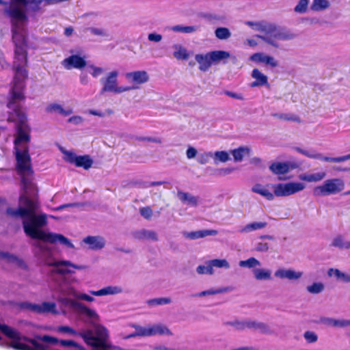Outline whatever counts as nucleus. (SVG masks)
I'll return each mask as SVG.
<instances>
[{
    "mask_svg": "<svg viewBox=\"0 0 350 350\" xmlns=\"http://www.w3.org/2000/svg\"><path fill=\"white\" fill-rule=\"evenodd\" d=\"M28 141L17 142V136L14 140V149L16 159V169L21 176V183L25 190L19 199V206L14 209L9 208L7 214L16 218L23 219V228L25 233L33 239H36L33 243L36 247V254L43 262L52 267L51 275L53 280L57 282L55 291L57 296L61 295V288L66 284V281L70 278H76L69 275L75 273L73 269H83L82 265H77L68 260H55L52 259V251L46 245V242L51 243H59L73 248V244L64 236L52 232H45L40 228L46 224L47 215L46 214L36 215L38 208V202L33 198L28 196L27 189L30 185L28 177L33 173L31 165V158L29 154Z\"/></svg>",
    "mask_w": 350,
    "mask_h": 350,
    "instance_id": "nucleus-1",
    "label": "nucleus"
},
{
    "mask_svg": "<svg viewBox=\"0 0 350 350\" xmlns=\"http://www.w3.org/2000/svg\"><path fill=\"white\" fill-rule=\"evenodd\" d=\"M78 282L77 278H70L66 281V284L61 288V295L57 297V300L62 306H70L75 310L80 315L87 318L92 323L98 319V315L95 310H92L84 304L69 298L72 296L77 299L93 302L95 299L88 294L77 292L72 286L74 283Z\"/></svg>",
    "mask_w": 350,
    "mask_h": 350,
    "instance_id": "nucleus-2",
    "label": "nucleus"
},
{
    "mask_svg": "<svg viewBox=\"0 0 350 350\" xmlns=\"http://www.w3.org/2000/svg\"><path fill=\"white\" fill-rule=\"evenodd\" d=\"M55 331L70 336L79 335L87 345L93 347V350H106L109 347L108 331L100 325H96L94 330H87L80 333L69 326H59Z\"/></svg>",
    "mask_w": 350,
    "mask_h": 350,
    "instance_id": "nucleus-3",
    "label": "nucleus"
},
{
    "mask_svg": "<svg viewBox=\"0 0 350 350\" xmlns=\"http://www.w3.org/2000/svg\"><path fill=\"white\" fill-rule=\"evenodd\" d=\"M269 185L256 184L252 187V191L260 195L267 200H273L275 196L284 197L301 191L306 188V185L301 182H288L272 185L271 187L273 193L269 189Z\"/></svg>",
    "mask_w": 350,
    "mask_h": 350,
    "instance_id": "nucleus-4",
    "label": "nucleus"
},
{
    "mask_svg": "<svg viewBox=\"0 0 350 350\" xmlns=\"http://www.w3.org/2000/svg\"><path fill=\"white\" fill-rule=\"evenodd\" d=\"M118 75L119 72L118 70H112L100 79V82L102 85L100 89L101 94L110 92L118 94L137 89L136 86L119 85L118 80Z\"/></svg>",
    "mask_w": 350,
    "mask_h": 350,
    "instance_id": "nucleus-5",
    "label": "nucleus"
},
{
    "mask_svg": "<svg viewBox=\"0 0 350 350\" xmlns=\"http://www.w3.org/2000/svg\"><path fill=\"white\" fill-rule=\"evenodd\" d=\"M271 29L268 32L267 35H257L256 37L262 39L266 43L275 48L279 47V44L277 40L288 41L293 40L295 37V34L289 30L278 27L273 23H271Z\"/></svg>",
    "mask_w": 350,
    "mask_h": 350,
    "instance_id": "nucleus-6",
    "label": "nucleus"
},
{
    "mask_svg": "<svg viewBox=\"0 0 350 350\" xmlns=\"http://www.w3.org/2000/svg\"><path fill=\"white\" fill-rule=\"evenodd\" d=\"M135 332L129 335L127 338L135 336L150 337L157 335L159 336H172V332L170 329L163 323H155L148 325L146 326L133 325Z\"/></svg>",
    "mask_w": 350,
    "mask_h": 350,
    "instance_id": "nucleus-7",
    "label": "nucleus"
},
{
    "mask_svg": "<svg viewBox=\"0 0 350 350\" xmlns=\"http://www.w3.org/2000/svg\"><path fill=\"white\" fill-rule=\"evenodd\" d=\"M345 185V182L341 178L327 179L323 185L314 188L313 194L315 196L336 194L344 190Z\"/></svg>",
    "mask_w": 350,
    "mask_h": 350,
    "instance_id": "nucleus-8",
    "label": "nucleus"
},
{
    "mask_svg": "<svg viewBox=\"0 0 350 350\" xmlns=\"http://www.w3.org/2000/svg\"><path fill=\"white\" fill-rule=\"evenodd\" d=\"M21 306L36 313H51L53 314H58L61 312L66 313L64 308H61L60 310H57V305L54 302L44 301L40 304L24 302Z\"/></svg>",
    "mask_w": 350,
    "mask_h": 350,
    "instance_id": "nucleus-9",
    "label": "nucleus"
},
{
    "mask_svg": "<svg viewBox=\"0 0 350 350\" xmlns=\"http://www.w3.org/2000/svg\"><path fill=\"white\" fill-rule=\"evenodd\" d=\"M124 76L126 79L132 83L131 86H136L137 89L139 85L145 83L149 80V75L145 70L129 72L125 73Z\"/></svg>",
    "mask_w": 350,
    "mask_h": 350,
    "instance_id": "nucleus-10",
    "label": "nucleus"
},
{
    "mask_svg": "<svg viewBox=\"0 0 350 350\" xmlns=\"http://www.w3.org/2000/svg\"><path fill=\"white\" fill-rule=\"evenodd\" d=\"M62 65L66 70H71L72 68L81 70L86 66V61L85 57L78 55H72L64 59L62 62Z\"/></svg>",
    "mask_w": 350,
    "mask_h": 350,
    "instance_id": "nucleus-11",
    "label": "nucleus"
},
{
    "mask_svg": "<svg viewBox=\"0 0 350 350\" xmlns=\"http://www.w3.org/2000/svg\"><path fill=\"white\" fill-rule=\"evenodd\" d=\"M228 325L233 326L237 330H243L246 328H254L265 332L267 326L262 323H256L251 321H234L227 323Z\"/></svg>",
    "mask_w": 350,
    "mask_h": 350,
    "instance_id": "nucleus-12",
    "label": "nucleus"
},
{
    "mask_svg": "<svg viewBox=\"0 0 350 350\" xmlns=\"http://www.w3.org/2000/svg\"><path fill=\"white\" fill-rule=\"evenodd\" d=\"M250 59L256 63H263L273 68L278 66V61L273 57L264 53H256L250 57Z\"/></svg>",
    "mask_w": 350,
    "mask_h": 350,
    "instance_id": "nucleus-13",
    "label": "nucleus"
},
{
    "mask_svg": "<svg viewBox=\"0 0 350 350\" xmlns=\"http://www.w3.org/2000/svg\"><path fill=\"white\" fill-rule=\"evenodd\" d=\"M123 289L120 286H107L98 291H90V293L94 296L115 295L120 294Z\"/></svg>",
    "mask_w": 350,
    "mask_h": 350,
    "instance_id": "nucleus-14",
    "label": "nucleus"
},
{
    "mask_svg": "<svg viewBox=\"0 0 350 350\" xmlns=\"http://www.w3.org/2000/svg\"><path fill=\"white\" fill-rule=\"evenodd\" d=\"M296 166L288 162H275L269 166V170L275 174H284Z\"/></svg>",
    "mask_w": 350,
    "mask_h": 350,
    "instance_id": "nucleus-15",
    "label": "nucleus"
},
{
    "mask_svg": "<svg viewBox=\"0 0 350 350\" xmlns=\"http://www.w3.org/2000/svg\"><path fill=\"white\" fill-rule=\"evenodd\" d=\"M303 275L301 271H296L293 269H279L275 272V276L281 279L295 280L299 279Z\"/></svg>",
    "mask_w": 350,
    "mask_h": 350,
    "instance_id": "nucleus-16",
    "label": "nucleus"
},
{
    "mask_svg": "<svg viewBox=\"0 0 350 350\" xmlns=\"http://www.w3.org/2000/svg\"><path fill=\"white\" fill-rule=\"evenodd\" d=\"M245 24L250 27L253 30L262 32L265 35H267L268 32L271 29V23L265 21H245Z\"/></svg>",
    "mask_w": 350,
    "mask_h": 350,
    "instance_id": "nucleus-17",
    "label": "nucleus"
},
{
    "mask_svg": "<svg viewBox=\"0 0 350 350\" xmlns=\"http://www.w3.org/2000/svg\"><path fill=\"white\" fill-rule=\"evenodd\" d=\"M171 49L173 51V57L177 60H187L189 57V52L182 44H174Z\"/></svg>",
    "mask_w": 350,
    "mask_h": 350,
    "instance_id": "nucleus-18",
    "label": "nucleus"
},
{
    "mask_svg": "<svg viewBox=\"0 0 350 350\" xmlns=\"http://www.w3.org/2000/svg\"><path fill=\"white\" fill-rule=\"evenodd\" d=\"M217 234V231L215 230H202L195 232H183V234L185 238L195 240L200 238H203L207 236H214Z\"/></svg>",
    "mask_w": 350,
    "mask_h": 350,
    "instance_id": "nucleus-19",
    "label": "nucleus"
},
{
    "mask_svg": "<svg viewBox=\"0 0 350 350\" xmlns=\"http://www.w3.org/2000/svg\"><path fill=\"white\" fill-rule=\"evenodd\" d=\"M83 243L89 245L91 250H100L104 247L105 241L103 237L89 236L83 240Z\"/></svg>",
    "mask_w": 350,
    "mask_h": 350,
    "instance_id": "nucleus-20",
    "label": "nucleus"
},
{
    "mask_svg": "<svg viewBox=\"0 0 350 350\" xmlns=\"http://www.w3.org/2000/svg\"><path fill=\"white\" fill-rule=\"evenodd\" d=\"M195 59L199 64V69L204 72L208 70L213 63L209 53L206 54H197L195 56Z\"/></svg>",
    "mask_w": 350,
    "mask_h": 350,
    "instance_id": "nucleus-21",
    "label": "nucleus"
},
{
    "mask_svg": "<svg viewBox=\"0 0 350 350\" xmlns=\"http://www.w3.org/2000/svg\"><path fill=\"white\" fill-rule=\"evenodd\" d=\"M251 75L252 77L255 79V81H253L250 85L252 88L267 85V77L262 73L258 69H254Z\"/></svg>",
    "mask_w": 350,
    "mask_h": 350,
    "instance_id": "nucleus-22",
    "label": "nucleus"
},
{
    "mask_svg": "<svg viewBox=\"0 0 350 350\" xmlns=\"http://www.w3.org/2000/svg\"><path fill=\"white\" fill-rule=\"evenodd\" d=\"M177 197L182 202L191 206H198L199 202L198 197L181 191H178Z\"/></svg>",
    "mask_w": 350,
    "mask_h": 350,
    "instance_id": "nucleus-23",
    "label": "nucleus"
},
{
    "mask_svg": "<svg viewBox=\"0 0 350 350\" xmlns=\"http://www.w3.org/2000/svg\"><path fill=\"white\" fill-rule=\"evenodd\" d=\"M0 259L5 262L12 264L14 267H25V264L22 260L8 253L0 252Z\"/></svg>",
    "mask_w": 350,
    "mask_h": 350,
    "instance_id": "nucleus-24",
    "label": "nucleus"
},
{
    "mask_svg": "<svg viewBox=\"0 0 350 350\" xmlns=\"http://www.w3.org/2000/svg\"><path fill=\"white\" fill-rule=\"evenodd\" d=\"M326 176V173L319 172L314 174H301L299 176V178L301 180L308 183L319 182L322 180Z\"/></svg>",
    "mask_w": 350,
    "mask_h": 350,
    "instance_id": "nucleus-25",
    "label": "nucleus"
},
{
    "mask_svg": "<svg viewBox=\"0 0 350 350\" xmlns=\"http://www.w3.org/2000/svg\"><path fill=\"white\" fill-rule=\"evenodd\" d=\"M332 245L340 249L348 250L350 249V240H347L342 234H338L333 238Z\"/></svg>",
    "mask_w": 350,
    "mask_h": 350,
    "instance_id": "nucleus-26",
    "label": "nucleus"
},
{
    "mask_svg": "<svg viewBox=\"0 0 350 350\" xmlns=\"http://www.w3.org/2000/svg\"><path fill=\"white\" fill-rule=\"evenodd\" d=\"M267 226V223L265 221H254L250 224H248L241 228L239 230L240 232L242 233H248L252 231L260 230L265 228Z\"/></svg>",
    "mask_w": 350,
    "mask_h": 350,
    "instance_id": "nucleus-27",
    "label": "nucleus"
},
{
    "mask_svg": "<svg viewBox=\"0 0 350 350\" xmlns=\"http://www.w3.org/2000/svg\"><path fill=\"white\" fill-rule=\"evenodd\" d=\"M46 111L48 113H57L64 116H67L72 113V109H65L62 107V105L57 103H52L49 105L46 108Z\"/></svg>",
    "mask_w": 350,
    "mask_h": 350,
    "instance_id": "nucleus-28",
    "label": "nucleus"
},
{
    "mask_svg": "<svg viewBox=\"0 0 350 350\" xmlns=\"http://www.w3.org/2000/svg\"><path fill=\"white\" fill-rule=\"evenodd\" d=\"M327 273L329 276H334L341 282H350V271L344 273L337 269H329Z\"/></svg>",
    "mask_w": 350,
    "mask_h": 350,
    "instance_id": "nucleus-29",
    "label": "nucleus"
},
{
    "mask_svg": "<svg viewBox=\"0 0 350 350\" xmlns=\"http://www.w3.org/2000/svg\"><path fill=\"white\" fill-rule=\"evenodd\" d=\"M135 237L140 239H150L157 241V234L152 230H141L135 234Z\"/></svg>",
    "mask_w": 350,
    "mask_h": 350,
    "instance_id": "nucleus-30",
    "label": "nucleus"
},
{
    "mask_svg": "<svg viewBox=\"0 0 350 350\" xmlns=\"http://www.w3.org/2000/svg\"><path fill=\"white\" fill-rule=\"evenodd\" d=\"M250 151V148L247 147H239V148L232 150L231 154L233 156L234 160L236 162H239L243 160L245 155L249 154Z\"/></svg>",
    "mask_w": 350,
    "mask_h": 350,
    "instance_id": "nucleus-31",
    "label": "nucleus"
},
{
    "mask_svg": "<svg viewBox=\"0 0 350 350\" xmlns=\"http://www.w3.org/2000/svg\"><path fill=\"white\" fill-rule=\"evenodd\" d=\"M168 29L174 32L191 33L196 31L198 28L196 26H183L178 25L170 27Z\"/></svg>",
    "mask_w": 350,
    "mask_h": 350,
    "instance_id": "nucleus-32",
    "label": "nucleus"
},
{
    "mask_svg": "<svg viewBox=\"0 0 350 350\" xmlns=\"http://www.w3.org/2000/svg\"><path fill=\"white\" fill-rule=\"evenodd\" d=\"M196 271L200 275H213L215 271L211 265V260L205 262L204 265L198 266Z\"/></svg>",
    "mask_w": 350,
    "mask_h": 350,
    "instance_id": "nucleus-33",
    "label": "nucleus"
},
{
    "mask_svg": "<svg viewBox=\"0 0 350 350\" xmlns=\"http://www.w3.org/2000/svg\"><path fill=\"white\" fill-rule=\"evenodd\" d=\"M213 63L230 57V53L225 51H214L209 53Z\"/></svg>",
    "mask_w": 350,
    "mask_h": 350,
    "instance_id": "nucleus-34",
    "label": "nucleus"
},
{
    "mask_svg": "<svg viewBox=\"0 0 350 350\" xmlns=\"http://www.w3.org/2000/svg\"><path fill=\"white\" fill-rule=\"evenodd\" d=\"M92 163L93 161L89 156H78L75 165L77 167H82L84 169L88 170L92 167Z\"/></svg>",
    "mask_w": 350,
    "mask_h": 350,
    "instance_id": "nucleus-35",
    "label": "nucleus"
},
{
    "mask_svg": "<svg viewBox=\"0 0 350 350\" xmlns=\"http://www.w3.org/2000/svg\"><path fill=\"white\" fill-rule=\"evenodd\" d=\"M253 273L258 280L271 279V271L269 269H255L253 270Z\"/></svg>",
    "mask_w": 350,
    "mask_h": 350,
    "instance_id": "nucleus-36",
    "label": "nucleus"
},
{
    "mask_svg": "<svg viewBox=\"0 0 350 350\" xmlns=\"http://www.w3.org/2000/svg\"><path fill=\"white\" fill-rule=\"evenodd\" d=\"M81 18L83 19V23L87 25L98 24L100 21L99 16L95 13L85 14L81 16Z\"/></svg>",
    "mask_w": 350,
    "mask_h": 350,
    "instance_id": "nucleus-37",
    "label": "nucleus"
},
{
    "mask_svg": "<svg viewBox=\"0 0 350 350\" xmlns=\"http://www.w3.org/2000/svg\"><path fill=\"white\" fill-rule=\"evenodd\" d=\"M329 5L327 0H313L310 9L315 12L321 11L327 8Z\"/></svg>",
    "mask_w": 350,
    "mask_h": 350,
    "instance_id": "nucleus-38",
    "label": "nucleus"
},
{
    "mask_svg": "<svg viewBox=\"0 0 350 350\" xmlns=\"http://www.w3.org/2000/svg\"><path fill=\"white\" fill-rule=\"evenodd\" d=\"M239 265L241 267H246L249 269L255 268L256 267L260 266V262L256 258L251 257L245 260H241L239 262Z\"/></svg>",
    "mask_w": 350,
    "mask_h": 350,
    "instance_id": "nucleus-39",
    "label": "nucleus"
},
{
    "mask_svg": "<svg viewBox=\"0 0 350 350\" xmlns=\"http://www.w3.org/2000/svg\"><path fill=\"white\" fill-rule=\"evenodd\" d=\"M215 36L219 40H227L231 36L230 31L226 27H217L215 31Z\"/></svg>",
    "mask_w": 350,
    "mask_h": 350,
    "instance_id": "nucleus-40",
    "label": "nucleus"
},
{
    "mask_svg": "<svg viewBox=\"0 0 350 350\" xmlns=\"http://www.w3.org/2000/svg\"><path fill=\"white\" fill-rule=\"evenodd\" d=\"M215 163L220 162H226L230 159L229 154L226 151H216L213 153Z\"/></svg>",
    "mask_w": 350,
    "mask_h": 350,
    "instance_id": "nucleus-41",
    "label": "nucleus"
},
{
    "mask_svg": "<svg viewBox=\"0 0 350 350\" xmlns=\"http://www.w3.org/2000/svg\"><path fill=\"white\" fill-rule=\"evenodd\" d=\"M211 265L213 266V268H220V269H228L230 267V263L226 259H213L211 260Z\"/></svg>",
    "mask_w": 350,
    "mask_h": 350,
    "instance_id": "nucleus-42",
    "label": "nucleus"
},
{
    "mask_svg": "<svg viewBox=\"0 0 350 350\" xmlns=\"http://www.w3.org/2000/svg\"><path fill=\"white\" fill-rule=\"evenodd\" d=\"M309 2V0H299L295 7L294 11L299 14L306 13L308 8Z\"/></svg>",
    "mask_w": 350,
    "mask_h": 350,
    "instance_id": "nucleus-43",
    "label": "nucleus"
},
{
    "mask_svg": "<svg viewBox=\"0 0 350 350\" xmlns=\"http://www.w3.org/2000/svg\"><path fill=\"white\" fill-rule=\"evenodd\" d=\"M172 302V300L170 297H159L155 298L152 299H150L147 301L148 304L150 306H159V305H166L169 304Z\"/></svg>",
    "mask_w": 350,
    "mask_h": 350,
    "instance_id": "nucleus-44",
    "label": "nucleus"
},
{
    "mask_svg": "<svg viewBox=\"0 0 350 350\" xmlns=\"http://www.w3.org/2000/svg\"><path fill=\"white\" fill-rule=\"evenodd\" d=\"M307 291L312 294H318L324 290V285L321 282H314L307 286Z\"/></svg>",
    "mask_w": 350,
    "mask_h": 350,
    "instance_id": "nucleus-45",
    "label": "nucleus"
},
{
    "mask_svg": "<svg viewBox=\"0 0 350 350\" xmlns=\"http://www.w3.org/2000/svg\"><path fill=\"white\" fill-rule=\"evenodd\" d=\"M89 73L94 77L97 78L104 72L102 67L96 66L94 64H90L87 67Z\"/></svg>",
    "mask_w": 350,
    "mask_h": 350,
    "instance_id": "nucleus-46",
    "label": "nucleus"
},
{
    "mask_svg": "<svg viewBox=\"0 0 350 350\" xmlns=\"http://www.w3.org/2000/svg\"><path fill=\"white\" fill-rule=\"evenodd\" d=\"M225 291H226L225 288H217V289L211 288V289H208L206 291H203L202 292H200V293L196 294L195 296L200 297H204V296H208V295H213L222 293Z\"/></svg>",
    "mask_w": 350,
    "mask_h": 350,
    "instance_id": "nucleus-47",
    "label": "nucleus"
},
{
    "mask_svg": "<svg viewBox=\"0 0 350 350\" xmlns=\"http://www.w3.org/2000/svg\"><path fill=\"white\" fill-rule=\"evenodd\" d=\"M61 151L64 155V159L66 161L70 163L76 164V161L77 160L78 156H77L72 152L66 150L64 148H61Z\"/></svg>",
    "mask_w": 350,
    "mask_h": 350,
    "instance_id": "nucleus-48",
    "label": "nucleus"
},
{
    "mask_svg": "<svg viewBox=\"0 0 350 350\" xmlns=\"http://www.w3.org/2000/svg\"><path fill=\"white\" fill-rule=\"evenodd\" d=\"M92 35L98 36H102V37H106L108 36L107 31L100 27H88L87 29Z\"/></svg>",
    "mask_w": 350,
    "mask_h": 350,
    "instance_id": "nucleus-49",
    "label": "nucleus"
},
{
    "mask_svg": "<svg viewBox=\"0 0 350 350\" xmlns=\"http://www.w3.org/2000/svg\"><path fill=\"white\" fill-rule=\"evenodd\" d=\"M306 157L310 158V159H318L324 161V159H325L326 157L323 156L321 153H319L317 152L314 150H307L306 153Z\"/></svg>",
    "mask_w": 350,
    "mask_h": 350,
    "instance_id": "nucleus-50",
    "label": "nucleus"
},
{
    "mask_svg": "<svg viewBox=\"0 0 350 350\" xmlns=\"http://www.w3.org/2000/svg\"><path fill=\"white\" fill-rule=\"evenodd\" d=\"M349 159H350V154H347V155L342 156V157H326L325 159H324V161L340 163V162L346 161Z\"/></svg>",
    "mask_w": 350,
    "mask_h": 350,
    "instance_id": "nucleus-51",
    "label": "nucleus"
},
{
    "mask_svg": "<svg viewBox=\"0 0 350 350\" xmlns=\"http://www.w3.org/2000/svg\"><path fill=\"white\" fill-rule=\"evenodd\" d=\"M329 324L336 327H346L350 325V320H335L329 319Z\"/></svg>",
    "mask_w": 350,
    "mask_h": 350,
    "instance_id": "nucleus-52",
    "label": "nucleus"
},
{
    "mask_svg": "<svg viewBox=\"0 0 350 350\" xmlns=\"http://www.w3.org/2000/svg\"><path fill=\"white\" fill-rule=\"evenodd\" d=\"M213 154L212 152H206L199 155L198 161L201 164H206L208 163L209 158L213 157Z\"/></svg>",
    "mask_w": 350,
    "mask_h": 350,
    "instance_id": "nucleus-53",
    "label": "nucleus"
},
{
    "mask_svg": "<svg viewBox=\"0 0 350 350\" xmlns=\"http://www.w3.org/2000/svg\"><path fill=\"white\" fill-rule=\"evenodd\" d=\"M139 213L143 217L147 219H150L152 216V211L149 206L141 208Z\"/></svg>",
    "mask_w": 350,
    "mask_h": 350,
    "instance_id": "nucleus-54",
    "label": "nucleus"
},
{
    "mask_svg": "<svg viewBox=\"0 0 350 350\" xmlns=\"http://www.w3.org/2000/svg\"><path fill=\"white\" fill-rule=\"evenodd\" d=\"M304 337L308 342H314L317 340V336L312 332H306Z\"/></svg>",
    "mask_w": 350,
    "mask_h": 350,
    "instance_id": "nucleus-55",
    "label": "nucleus"
},
{
    "mask_svg": "<svg viewBox=\"0 0 350 350\" xmlns=\"http://www.w3.org/2000/svg\"><path fill=\"white\" fill-rule=\"evenodd\" d=\"M148 39L150 42H159L162 40V36L156 33H149Z\"/></svg>",
    "mask_w": 350,
    "mask_h": 350,
    "instance_id": "nucleus-56",
    "label": "nucleus"
},
{
    "mask_svg": "<svg viewBox=\"0 0 350 350\" xmlns=\"http://www.w3.org/2000/svg\"><path fill=\"white\" fill-rule=\"evenodd\" d=\"M256 250L258 252H267L269 250V245L267 243L260 242L256 245Z\"/></svg>",
    "mask_w": 350,
    "mask_h": 350,
    "instance_id": "nucleus-57",
    "label": "nucleus"
},
{
    "mask_svg": "<svg viewBox=\"0 0 350 350\" xmlns=\"http://www.w3.org/2000/svg\"><path fill=\"white\" fill-rule=\"evenodd\" d=\"M83 120L82 117L79 116H75L70 118L68 120V122L77 125V124H81L83 122Z\"/></svg>",
    "mask_w": 350,
    "mask_h": 350,
    "instance_id": "nucleus-58",
    "label": "nucleus"
},
{
    "mask_svg": "<svg viewBox=\"0 0 350 350\" xmlns=\"http://www.w3.org/2000/svg\"><path fill=\"white\" fill-rule=\"evenodd\" d=\"M197 150L193 147H189L187 150V157L189 159L194 158L196 156Z\"/></svg>",
    "mask_w": 350,
    "mask_h": 350,
    "instance_id": "nucleus-59",
    "label": "nucleus"
},
{
    "mask_svg": "<svg viewBox=\"0 0 350 350\" xmlns=\"http://www.w3.org/2000/svg\"><path fill=\"white\" fill-rule=\"evenodd\" d=\"M86 113L96 116L98 117H103L105 116V113L99 110H94V109H89L85 111Z\"/></svg>",
    "mask_w": 350,
    "mask_h": 350,
    "instance_id": "nucleus-60",
    "label": "nucleus"
},
{
    "mask_svg": "<svg viewBox=\"0 0 350 350\" xmlns=\"http://www.w3.org/2000/svg\"><path fill=\"white\" fill-rule=\"evenodd\" d=\"M225 94L231 97V98H236V99H238V100H243V97L241 94H236L234 92H230V91H226L225 92Z\"/></svg>",
    "mask_w": 350,
    "mask_h": 350,
    "instance_id": "nucleus-61",
    "label": "nucleus"
},
{
    "mask_svg": "<svg viewBox=\"0 0 350 350\" xmlns=\"http://www.w3.org/2000/svg\"><path fill=\"white\" fill-rule=\"evenodd\" d=\"M79 80L81 84L87 85L89 82V78L88 77V75L84 72H81L79 76Z\"/></svg>",
    "mask_w": 350,
    "mask_h": 350,
    "instance_id": "nucleus-62",
    "label": "nucleus"
},
{
    "mask_svg": "<svg viewBox=\"0 0 350 350\" xmlns=\"http://www.w3.org/2000/svg\"><path fill=\"white\" fill-rule=\"evenodd\" d=\"M245 44H247L248 46H251V47H254L256 46H257L258 44V42L257 41L254 39V38H247L245 41Z\"/></svg>",
    "mask_w": 350,
    "mask_h": 350,
    "instance_id": "nucleus-63",
    "label": "nucleus"
},
{
    "mask_svg": "<svg viewBox=\"0 0 350 350\" xmlns=\"http://www.w3.org/2000/svg\"><path fill=\"white\" fill-rule=\"evenodd\" d=\"M234 170L233 168H224L219 170V174L221 175H226L230 174Z\"/></svg>",
    "mask_w": 350,
    "mask_h": 350,
    "instance_id": "nucleus-64",
    "label": "nucleus"
}]
</instances>
